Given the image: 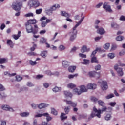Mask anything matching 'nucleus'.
<instances>
[{"label": "nucleus", "instance_id": "obj_42", "mask_svg": "<svg viewBox=\"0 0 125 125\" xmlns=\"http://www.w3.org/2000/svg\"><path fill=\"white\" fill-rule=\"evenodd\" d=\"M83 20L81 19V20H80L75 25L74 27L78 28V27H79L81 24H82V22H83Z\"/></svg>", "mask_w": 125, "mask_h": 125}, {"label": "nucleus", "instance_id": "obj_60", "mask_svg": "<svg viewBox=\"0 0 125 125\" xmlns=\"http://www.w3.org/2000/svg\"><path fill=\"white\" fill-rule=\"evenodd\" d=\"M27 86H29V87H32V86H34V85L31 82H29L27 83Z\"/></svg>", "mask_w": 125, "mask_h": 125}, {"label": "nucleus", "instance_id": "obj_59", "mask_svg": "<svg viewBox=\"0 0 125 125\" xmlns=\"http://www.w3.org/2000/svg\"><path fill=\"white\" fill-rule=\"evenodd\" d=\"M20 64H22V61H17L16 63V67H18Z\"/></svg>", "mask_w": 125, "mask_h": 125}, {"label": "nucleus", "instance_id": "obj_43", "mask_svg": "<svg viewBox=\"0 0 125 125\" xmlns=\"http://www.w3.org/2000/svg\"><path fill=\"white\" fill-rule=\"evenodd\" d=\"M98 103L100 106H102V107H103V106L105 105V103H104V102L101 100H99L98 101Z\"/></svg>", "mask_w": 125, "mask_h": 125}, {"label": "nucleus", "instance_id": "obj_25", "mask_svg": "<svg viewBox=\"0 0 125 125\" xmlns=\"http://www.w3.org/2000/svg\"><path fill=\"white\" fill-rule=\"evenodd\" d=\"M97 33L100 34V35H103L104 34H105V30H104V29L103 28H100L98 29Z\"/></svg>", "mask_w": 125, "mask_h": 125}, {"label": "nucleus", "instance_id": "obj_61", "mask_svg": "<svg viewBox=\"0 0 125 125\" xmlns=\"http://www.w3.org/2000/svg\"><path fill=\"white\" fill-rule=\"evenodd\" d=\"M79 55L80 57H82V58H86V55H84L82 53H79Z\"/></svg>", "mask_w": 125, "mask_h": 125}, {"label": "nucleus", "instance_id": "obj_1", "mask_svg": "<svg viewBox=\"0 0 125 125\" xmlns=\"http://www.w3.org/2000/svg\"><path fill=\"white\" fill-rule=\"evenodd\" d=\"M112 107H109L107 108L106 106H104L101 109H97L95 106L93 107V112H92L90 117L89 119H91V118H94V117L96 116L97 118H101V114H102L104 112H111L112 111Z\"/></svg>", "mask_w": 125, "mask_h": 125}, {"label": "nucleus", "instance_id": "obj_37", "mask_svg": "<svg viewBox=\"0 0 125 125\" xmlns=\"http://www.w3.org/2000/svg\"><path fill=\"white\" fill-rule=\"evenodd\" d=\"M67 87L68 88H74V87H76V85L75 84H73V83H70L67 85Z\"/></svg>", "mask_w": 125, "mask_h": 125}, {"label": "nucleus", "instance_id": "obj_17", "mask_svg": "<svg viewBox=\"0 0 125 125\" xmlns=\"http://www.w3.org/2000/svg\"><path fill=\"white\" fill-rule=\"evenodd\" d=\"M61 15L62 16H64L65 17H66V18H69L71 16L69 13L63 11H61Z\"/></svg>", "mask_w": 125, "mask_h": 125}, {"label": "nucleus", "instance_id": "obj_41", "mask_svg": "<svg viewBox=\"0 0 125 125\" xmlns=\"http://www.w3.org/2000/svg\"><path fill=\"white\" fill-rule=\"evenodd\" d=\"M41 26L42 27V28L45 27L46 25H47V23H46V21H41Z\"/></svg>", "mask_w": 125, "mask_h": 125}, {"label": "nucleus", "instance_id": "obj_2", "mask_svg": "<svg viewBox=\"0 0 125 125\" xmlns=\"http://www.w3.org/2000/svg\"><path fill=\"white\" fill-rule=\"evenodd\" d=\"M26 30L27 33H33V34H37L39 31V27L37 24L34 25V28H33V25L29 24L27 23H25Z\"/></svg>", "mask_w": 125, "mask_h": 125}, {"label": "nucleus", "instance_id": "obj_47", "mask_svg": "<svg viewBox=\"0 0 125 125\" xmlns=\"http://www.w3.org/2000/svg\"><path fill=\"white\" fill-rule=\"evenodd\" d=\"M5 97H6V96H5L4 93L0 91V98H5Z\"/></svg>", "mask_w": 125, "mask_h": 125}, {"label": "nucleus", "instance_id": "obj_4", "mask_svg": "<svg viewBox=\"0 0 125 125\" xmlns=\"http://www.w3.org/2000/svg\"><path fill=\"white\" fill-rule=\"evenodd\" d=\"M77 34H78V31H77V27H74L72 30L69 33L70 41L71 42L74 41V40L77 38Z\"/></svg>", "mask_w": 125, "mask_h": 125}, {"label": "nucleus", "instance_id": "obj_12", "mask_svg": "<svg viewBox=\"0 0 125 125\" xmlns=\"http://www.w3.org/2000/svg\"><path fill=\"white\" fill-rule=\"evenodd\" d=\"M97 51H103V52H104L105 51L104 50L101 49V48H97L96 50L93 51V52L92 53V54L91 55V57H94V55L96 54Z\"/></svg>", "mask_w": 125, "mask_h": 125}, {"label": "nucleus", "instance_id": "obj_6", "mask_svg": "<svg viewBox=\"0 0 125 125\" xmlns=\"http://www.w3.org/2000/svg\"><path fill=\"white\" fill-rule=\"evenodd\" d=\"M114 69L116 72H117L118 75L119 77H123L124 76V71H123V68L119 67V65L115 64L114 66Z\"/></svg>", "mask_w": 125, "mask_h": 125}, {"label": "nucleus", "instance_id": "obj_9", "mask_svg": "<svg viewBox=\"0 0 125 125\" xmlns=\"http://www.w3.org/2000/svg\"><path fill=\"white\" fill-rule=\"evenodd\" d=\"M101 87L103 90H106L108 89V85L106 81H103L101 85Z\"/></svg>", "mask_w": 125, "mask_h": 125}, {"label": "nucleus", "instance_id": "obj_49", "mask_svg": "<svg viewBox=\"0 0 125 125\" xmlns=\"http://www.w3.org/2000/svg\"><path fill=\"white\" fill-rule=\"evenodd\" d=\"M83 64H84V65H87V64H89V60L84 59L83 62Z\"/></svg>", "mask_w": 125, "mask_h": 125}, {"label": "nucleus", "instance_id": "obj_39", "mask_svg": "<svg viewBox=\"0 0 125 125\" xmlns=\"http://www.w3.org/2000/svg\"><path fill=\"white\" fill-rule=\"evenodd\" d=\"M61 90V88L58 87H55V88H53V91L54 92H58V91H60Z\"/></svg>", "mask_w": 125, "mask_h": 125}, {"label": "nucleus", "instance_id": "obj_20", "mask_svg": "<svg viewBox=\"0 0 125 125\" xmlns=\"http://www.w3.org/2000/svg\"><path fill=\"white\" fill-rule=\"evenodd\" d=\"M36 114L34 115L35 118H41V117H42L44 116H46L47 115V113H42V114H38V113H36Z\"/></svg>", "mask_w": 125, "mask_h": 125}, {"label": "nucleus", "instance_id": "obj_58", "mask_svg": "<svg viewBox=\"0 0 125 125\" xmlns=\"http://www.w3.org/2000/svg\"><path fill=\"white\" fill-rule=\"evenodd\" d=\"M116 104H117L116 102H110L108 104V105L111 106V107H115Z\"/></svg>", "mask_w": 125, "mask_h": 125}, {"label": "nucleus", "instance_id": "obj_32", "mask_svg": "<svg viewBox=\"0 0 125 125\" xmlns=\"http://www.w3.org/2000/svg\"><path fill=\"white\" fill-rule=\"evenodd\" d=\"M111 27L112 28H114V29H119V25L115 22L111 23Z\"/></svg>", "mask_w": 125, "mask_h": 125}, {"label": "nucleus", "instance_id": "obj_8", "mask_svg": "<svg viewBox=\"0 0 125 125\" xmlns=\"http://www.w3.org/2000/svg\"><path fill=\"white\" fill-rule=\"evenodd\" d=\"M88 75L90 78H94V77H95L96 75L98 76V78H100V72L97 73L95 71H90L88 72Z\"/></svg>", "mask_w": 125, "mask_h": 125}, {"label": "nucleus", "instance_id": "obj_51", "mask_svg": "<svg viewBox=\"0 0 125 125\" xmlns=\"http://www.w3.org/2000/svg\"><path fill=\"white\" fill-rule=\"evenodd\" d=\"M95 70H96V71H99L100 70H101V65L98 64L95 67Z\"/></svg>", "mask_w": 125, "mask_h": 125}, {"label": "nucleus", "instance_id": "obj_16", "mask_svg": "<svg viewBox=\"0 0 125 125\" xmlns=\"http://www.w3.org/2000/svg\"><path fill=\"white\" fill-rule=\"evenodd\" d=\"M60 6L58 4H55L53 6L51 7L49 11H54V10H56L57 8H59Z\"/></svg>", "mask_w": 125, "mask_h": 125}, {"label": "nucleus", "instance_id": "obj_35", "mask_svg": "<svg viewBox=\"0 0 125 125\" xmlns=\"http://www.w3.org/2000/svg\"><path fill=\"white\" fill-rule=\"evenodd\" d=\"M65 49H66V47L63 45H61L59 47V50H60V51H63V50H65Z\"/></svg>", "mask_w": 125, "mask_h": 125}, {"label": "nucleus", "instance_id": "obj_36", "mask_svg": "<svg viewBox=\"0 0 125 125\" xmlns=\"http://www.w3.org/2000/svg\"><path fill=\"white\" fill-rule=\"evenodd\" d=\"M30 115L29 112H23L20 114L21 117H28Z\"/></svg>", "mask_w": 125, "mask_h": 125}, {"label": "nucleus", "instance_id": "obj_54", "mask_svg": "<svg viewBox=\"0 0 125 125\" xmlns=\"http://www.w3.org/2000/svg\"><path fill=\"white\" fill-rule=\"evenodd\" d=\"M25 17H31L34 16V14L32 13H29L28 14H26L24 16Z\"/></svg>", "mask_w": 125, "mask_h": 125}, {"label": "nucleus", "instance_id": "obj_56", "mask_svg": "<svg viewBox=\"0 0 125 125\" xmlns=\"http://www.w3.org/2000/svg\"><path fill=\"white\" fill-rule=\"evenodd\" d=\"M44 117H46L47 122H49V121H51V117L49 116V114L47 113V115L46 116H44Z\"/></svg>", "mask_w": 125, "mask_h": 125}, {"label": "nucleus", "instance_id": "obj_33", "mask_svg": "<svg viewBox=\"0 0 125 125\" xmlns=\"http://www.w3.org/2000/svg\"><path fill=\"white\" fill-rule=\"evenodd\" d=\"M47 54V51H44L41 53V55L43 58H45L46 57V55Z\"/></svg>", "mask_w": 125, "mask_h": 125}, {"label": "nucleus", "instance_id": "obj_50", "mask_svg": "<svg viewBox=\"0 0 125 125\" xmlns=\"http://www.w3.org/2000/svg\"><path fill=\"white\" fill-rule=\"evenodd\" d=\"M116 40L118 41H123V40L124 39V37L122 36H119L117 37H116Z\"/></svg>", "mask_w": 125, "mask_h": 125}, {"label": "nucleus", "instance_id": "obj_24", "mask_svg": "<svg viewBox=\"0 0 125 125\" xmlns=\"http://www.w3.org/2000/svg\"><path fill=\"white\" fill-rule=\"evenodd\" d=\"M7 44L8 45H9L11 48H13V42H12V41L11 40H8L7 41Z\"/></svg>", "mask_w": 125, "mask_h": 125}, {"label": "nucleus", "instance_id": "obj_44", "mask_svg": "<svg viewBox=\"0 0 125 125\" xmlns=\"http://www.w3.org/2000/svg\"><path fill=\"white\" fill-rule=\"evenodd\" d=\"M51 114L55 115V116H57V111H56V110H55L54 108H52Z\"/></svg>", "mask_w": 125, "mask_h": 125}, {"label": "nucleus", "instance_id": "obj_48", "mask_svg": "<svg viewBox=\"0 0 125 125\" xmlns=\"http://www.w3.org/2000/svg\"><path fill=\"white\" fill-rule=\"evenodd\" d=\"M114 97V94H110L109 95H108L105 97V98L106 99H110L111 98H113Z\"/></svg>", "mask_w": 125, "mask_h": 125}, {"label": "nucleus", "instance_id": "obj_40", "mask_svg": "<svg viewBox=\"0 0 125 125\" xmlns=\"http://www.w3.org/2000/svg\"><path fill=\"white\" fill-rule=\"evenodd\" d=\"M5 76H9V77H11L12 76H15L16 75V73H12V74H10V73H8V72L6 71L4 72Z\"/></svg>", "mask_w": 125, "mask_h": 125}, {"label": "nucleus", "instance_id": "obj_57", "mask_svg": "<svg viewBox=\"0 0 125 125\" xmlns=\"http://www.w3.org/2000/svg\"><path fill=\"white\" fill-rule=\"evenodd\" d=\"M16 81H17V82H20V81L22 80V77H21L19 75L16 76Z\"/></svg>", "mask_w": 125, "mask_h": 125}, {"label": "nucleus", "instance_id": "obj_29", "mask_svg": "<svg viewBox=\"0 0 125 125\" xmlns=\"http://www.w3.org/2000/svg\"><path fill=\"white\" fill-rule=\"evenodd\" d=\"M91 62L92 63H96L97 64H98V61L97 60V59H96V57H92Z\"/></svg>", "mask_w": 125, "mask_h": 125}, {"label": "nucleus", "instance_id": "obj_28", "mask_svg": "<svg viewBox=\"0 0 125 125\" xmlns=\"http://www.w3.org/2000/svg\"><path fill=\"white\" fill-rule=\"evenodd\" d=\"M61 119L62 121H64L67 119V116H66V114L62 113L61 115Z\"/></svg>", "mask_w": 125, "mask_h": 125}, {"label": "nucleus", "instance_id": "obj_23", "mask_svg": "<svg viewBox=\"0 0 125 125\" xmlns=\"http://www.w3.org/2000/svg\"><path fill=\"white\" fill-rule=\"evenodd\" d=\"M75 70H76V66H71L68 67V71L70 73H74Z\"/></svg>", "mask_w": 125, "mask_h": 125}, {"label": "nucleus", "instance_id": "obj_10", "mask_svg": "<svg viewBox=\"0 0 125 125\" xmlns=\"http://www.w3.org/2000/svg\"><path fill=\"white\" fill-rule=\"evenodd\" d=\"M103 8H104V9H105L106 11H107V12H112V10L111 9V6L109 5H107L105 4H104L103 5Z\"/></svg>", "mask_w": 125, "mask_h": 125}, {"label": "nucleus", "instance_id": "obj_7", "mask_svg": "<svg viewBox=\"0 0 125 125\" xmlns=\"http://www.w3.org/2000/svg\"><path fill=\"white\" fill-rule=\"evenodd\" d=\"M12 7L16 11H19L21 9V7H22V3L20 2H14Z\"/></svg>", "mask_w": 125, "mask_h": 125}, {"label": "nucleus", "instance_id": "obj_30", "mask_svg": "<svg viewBox=\"0 0 125 125\" xmlns=\"http://www.w3.org/2000/svg\"><path fill=\"white\" fill-rule=\"evenodd\" d=\"M104 119L105 121H110L112 119V115L111 114H107L105 117Z\"/></svg>", "mask_w": 125, "mask_h": 125}, {"label": "nucleus", "instance_id": "obj_15", "mask_svg": "<svg viewBox=\"0 0 125 125\" xmlns=\"http://www.w3.org/2000/svg\"><path fill=\"white\" fill-rule=\"evenodd\" d=\"M66 102L68 105H70L72 107H77V103H74V102H72V101H66Z\"/></svg>", "mask_w": 125, "mask_h": 125}, {"label": "nucleus", "instance_id": "obj_19", "mask_svg": "<svg viewBox=\"0 0 125 125\" xmlns=\"http://www.w3.org/2000/svg\"><path fill=\"white\" fill-rule=\"evenodd\" d=\"M62 65L64 68H68V66H70V62L67 61H63L62 62Z\"/></svg>", "mask_w": 125, "mask_h": 125}, {"label": "nucleus", "instance_id": "obj_31", "mask_svg": "<svg viewBox=\"0 0 125 125\" xmlns=\"http://www.w3.org/2000/svg\"><path fill=\"white\" fill-rule=\"evenodd\" d=\"M90 100L94 103H96L98 101V99L94 96L91 97Z\"/></svg>", "mask_w": 125, "mask_h": 125}, {"label": "nucleus", "instance_id": "obj_26", "mask_svg": "<svg viewBox=\"0 0 125 125\" xmlns=\"http://www.w3.org/2000/svg\"><path fill=\"white\" fill-rule=\"evenodd\" d=\"M64 95L66 97H72V96H73V95L72 94V93H71V92L68 91H64Z\"/></svg>", "mask_w": 125, "mask_h": 125}, {"label": "nucleus", "instance_id": "obj_21", "mask_svg": "<svg viewBox=\"0 0 125 125\" xmlns=\"http://www.w3.org/2000/svg\"><path fill=\"white\" fill-rule=\"evenodd\" d=\"M26 23L29 25L37 24V21L36 20H29L27 21Z\"/></svg>", "mask_w": 125, "mask_h": 125}, {"label": "nucleus", "instance_id": "obj_27", "mask_svg": "<svg viewBox=\"0 0 125 125\" xmlns=\"http://www.w3.org/2000/svg\"><path fill=\"white\" fill-rule=\"evenodd\" d=\"M65 114H69V112L71 111V106H66L64 109Z\"/></svg>", "mask_w": 125, "mask_h": 125}, {"label": "nucleus", "instance_id": "obj_34", "mask_svg": "<svg viewBox=\"0 0 125 125\" xmlns=\"http://www.w3.org/2000/svg\"><path fill=\"white\" fill-rule=\"evenodd\" d=\"M78 75H79L78 74H73V75L70 74L68 76V79H74V78L78 77Z\"/></svg>", "mask_w": 125, "mask_h": 125}, {"label": "nucleus", "instance_id": "obj_63", "mask_svg": "<svg viewBox=\"0 0 125 125\" xmlns=\"http://www.w3.org/2000/svg\"><path fill=\"white\" fill-rule=\"evenodd\" d=\"M31 106H32V108H33V109H36L37 108V107H38V105H36V104H31Z\"/></svg>", "mask_w": 125, "mask_h": 125}, {"label": "nucleus", "instance_id": "obj_64", "mask_svg": "<svg viewBox=\"0 0 125 125\" xmlns=\"http://www.w3.org/2000/svg\"><path fill=\"white\" fill-rule=\"evenodd\" d=\"M120 20H121V21H125V16H121L120 18Z\"/></svg>", "mask_w": 125, "mask_h": 125}, {"label": "nucleus", "instance_id": "obj_62", "mask_svg": "<svg viewBox=\"0 0 125 125\" xmlns=\"http://www.w3.org/2000/svg\"><path fill=\"white\" fill-rule=\"evenodd\" d=\"M77 49H78V48L76 47H74L73 48H72L70 51V52H75V51H76V50H77Z\"/></svg>", "mask_w": 125, "mask_h": 125}, {"label": "nucleus", "instance_id": "obj_18", "mask_svg": "<svg viewBox=\"0 0 125 125\" xmlns=\"http://www.w3.org/2000/svg\"><path fill=\"white\" fill-rule=\"evenodd\" d=\"M47 106H48V104L45 103H41L38 105V108L39 109H43V108H46V107H47Z\"/></svg>", "mask_w": 125, "mask_h": 125}, {"label": "nucleus", "instance_id": "obj_53", "mask_svg": "<svg viewBox=\"0 0 125 125\" xmlns=\"http://www.w3.org/2000/svg\"><path fill=\"white\" fill-rule=\"evenodd\" d=\"M109 47H110V43H107L104 45V49H109Z\"/></svg>", "mask_w": 125, "mask_h": 125}, {"label": "nucleus", "instance_id": "obj_52", "mask_svg": "<svg viewBox=\"0 0 125 125\" xmlns=\"http://www.w3.org/2000/svg\"><path fill=\"white\" fill-rule=\"evenodd\" d=\"M42 12V9H39L36 10V14H41Z\"/></svg>", "mask_w": 125, "mask_h": 125}, {"label": "nucleus", "instance_id": "obj_5", "mask_svg": "<svg viewBox=\"0 0 125 125\" xmlns=\"http://www.w3.org/2000/svg\"><path fill=\"white\" fill-rule=\"evenodd\" d=\"M40 4V2L38 0H30L28 2V6H29V7L36 8L39 7Z\"/></svg>", "mask_w": 125, "mask_h": 125}, {"label": "nucleus", "instance_id": "obj_55", "mask_svg": "<svg viewBox=\"0 0 125 125\" xmlns=\"http://www.w3.org/2000/svg\"><path fill=\"white\" fill-rule=\"evenodd\" d=\"M108 56L111 59H113V58L115 57V54H114V53H109L108 54Z\"/></svg>", "mask_w": 125, "mask_h": 125}, {"label": "nucleus", "instance_id": "obj_46", "mask_svg": "<svg viewBox=\"0 0 125 125\" xmlns=\"http://www.w3.org/2000/svg\"><path fill=\"white\" fill-rule=\"evenodd\" d=\"M46 42V39L42 37L40 40V43H45Z\"/></svg>", "mask_w": 125, "mask_h": 125}, {"label": "nucleus", "instance_id": "obj_3", "mask_svg": "<svg viewBox=\"0 0 125 125\" xmlns=\"http://www.w3.org/2000/svg\"><path fill=\"white\" fill-rule=\"evenodd\" d=\"M80 90L78 88H75L73 90V91L76 92L78 95H81L82 92H87V90H88L87 88L84 85L80 86Z\"/></svg>", "mask_w": 125, "mask_h": 125}, {"label": "nucleus", "instance_id": "obj_45", "mask_svg": "<svg viewBox=\"0 0 125 125\" xmlns=\"http://www.w3.org/2000/svg\"><path fill=\"white\" fill-rule=\"evenodd\" d=\"M29 63L31 66H35V65H37L38 63L36 61H33L32 60H29Z\"/></svg>", "mask_w": 125, "mask_h": 125}, {"label": "nucleus", "instance_id": "obj_14", "mask_svg": "<svg viewBox=\"0 0 125 125\" xmlns=\"http://www.w3.org/2000/svg\"><path fill=\"white\" fill-rule=\"evenodd\" d=\"M2 109L5 111H10V112H13V109L11 108L8 105H5L2 107Z\"/></svg>", "mask_w": 125, "mask_h": 125}, {"label": "nucleus", "instance_id": "obj_38", "mask_svg": "<svg viewBox=\"0 0 125 125\" xmlns=\"http://www.w3.org/2000/svg\"><path fill=\"white\" fill-rule=\"evenodd\" d=\"M7 60L5 58H1L0 59V64H4V63H6Z\"/></svg>", "mask_w": 125, "mask_h": 125}, {"label": "nucleus", "instance_id": "obj_22", "mask_svg": "<svg viewBox=\"0 0 125 125\" xmlns=\"http://www.w3.org/2000/svg\"><path fill=\"white\" fill-rule=\"evenodd\" d=\"M21 36V32L19 31L18 35H12V37H13V39H14L15 40H18V39H19V38H20Z\"/></svg>", "mask_w": 125, "mask_h": 125}, {"label": "nucleus", "instance_id": "obj_13", "mask_svg": "<svg viewBox=\"0 0 125 125\" xmlns=\"http://www.w3.org/2000/svg\"><path fill=\"white\" fill-rule=\"evenodd\" d=\"M87 88V89H95V88H96V84L94 83L88 84Z\"/></svg>", "mask_w": 125, "mask_h": 125}, {"label": "nucleus", "instance_id": "obj_11", "mask_svg": "<svg viewBox=\"0 0 125 125\" xmlns=\"http://www.w3.org/2000/svg\"><path fill=\"white\" fill-rule=\"evenodd\" d=\"M90 48H88L85 45L83 46V47L81 48V51L82 52V53H84V52H88L90 51Z\"/></svg>", "mask_w": 125, "mask_h": 125}]
</instances>
